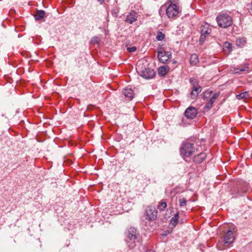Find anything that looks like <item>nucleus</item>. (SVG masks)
Instances as JSON below:
<instances>
[{
    "mask_svg": "<svg viewBox=\"0 0 252 252\" xmlns=\"http://www.w3.org/2000/svg\"><path fill=\"white\" fill-rule=\"evenodd\" d=\"M237 230L232 224L229 226L223 236L222 243L225 247H228L235 240Z\"/></svg>",
    "mask_w": 252,
    "mask_h": 252,
    "instance_id": "obj_1",
    "label": "nucleus"
},
{
    "mask_svg": "<svg viewBox=\"0 0 252 252\" xmlns=\"http://www.w3.org/2000/svg\"><path fill=\"white\" fill-rule=\"evenodd\" d=\"M216 20L219 26L222 28H226L232 24L231 17L226 13L220 14Z\"/></svg>",
    "mask_w": 252,
    "mask_h": 252,
    "instance_id": "obj_2",
    "label": "nucleus"
},
{
    "mask_svg": "<svg viewBox=\"0 0 252 252\" xmlns=\"http://www.w3.org/2000/svg\"><path fill=\"white\" fill-rule=\"evenodd\" d=\"M195 151L194 144L189 142L183 143L180 148L181 154L184 158L192 156L195 153Z\"/></svg>",
    "mask_w": 252,
    "mask_h": 252,
    "instance_id": "obj_3",
    "label": "nucleus"
},
{
    "mask_svg": "<svg viewBox=\"0 0 252 252\" xmlns=\"http://www.w3.org/2000/svg\"><path fill=\"white\" fill-rule=\"evenodd\" d=\"M212 94V92L211 91H206L203 95L204 98H207L208 97H210V99H209L208 101L205 104V106H204V108L205 109H207V110H209L211 108H212L214 102L216 100V99L218 97V96L220 95V93H217L213 94L212 96H211V94Z\"/></svg>",
    "mask_w": 252,
    "mask_h": 252,
    "instance_id": "obj_4",
    "label": "nucleus"
},
{
    "mask_svg": "<svg viewBox=\"0 0 252 252\" xmlns=\"http://www.w3.org/2000/svg\"><path fill=\"white\" fill-rule=\"evenodd\" d=\"M180 12L178 6L176 4H170L166 8V15L169 18H174L178 16Z\"/></svg>",
    "mask_w": 252,
    "mask_h": 252,
    "instance_id": "obj_5",
    "label": "nucleus"
},
{
    "mask_svg": "<svg viewBox=\"0 0 252 252\" xmlns=\"http://www.w3.org/2000/svg\"><path fill=\"white\" fill-rule=\"evenodd\" d=\"M201 35L199 39V42L201 44H202L208 35H209L211 32V29L210 28V26L207 23H204L201 27Z\"/></svg>",
    "mask_w": 252,
    "mask_h": 252,
    "instance_id": "obj_6",
    "label": "nucleus"
},
{
    "mask_svg": "<svg viewBox=\"0 0 252 252\" xmlns=\"http://www.w3.org/2000/svg\"><path fill=\"white\" fill-rule=\"evenodd\" d=\"M157 52L159 62L163 63H166L171 57V53L170 52L164 51L161 47L158 49Z\"/></svg>",
    "mask_w": 252,
    "mask_h": 252,
    "instance_id": "obj_7",
    "label": "nucleus"
},
{
    "mask_svg": "<svg viewBox=\"0 0 252 252\" xmlns=\"http://www.w3.org/2000/svg\"><path fill=\"white\" fill-rule=\"evenodd\" d=\"M146 215L150 220H154L157 219L158 212L153 206H148L146 210Z\"/></svg>",
    "mask_w": 252,
    "mask_h": 252,
    "instance_id": "obj_8",
    "label": "nucleus"
},
{
    "mask_svg": "<svg viewBox=\"0 0 252 252\" xmlns=\"http://www.w3.org/2000/svg\"><path fill=\"white\" fill-rule=\"evenodd\" d=\"M139 74L143 78L147 79H150L155 76L156 73L153 69L147 68L140 71Z\"/></svg>",
    "mask_w": 252,
    "mask_h": 252,
    "instance_id": "obj_9",
    "label": "nucleus"
},
{
    "mask_svg": "<svg viewBox=\"0 0 252 252\" xmlns=\"http://www.w3.org/2000/svg\"><path fill=\"white\" fill-rule=\"evenodd\" d=\"M197 114V110L194 107H189L185 112V116L190 119L194 118L196 116Z\"/></svg>",
    "mask_w": 252,
    "mask_h": 252,
    "instance_id": "obj_10",
    "label": "nucleus"
},
{
    "mask_svg": "<svg viewBox=\"0 0 252 252\" xmlns=\"http://www.w3.org/2000/svg\"><path fill=\"white\" fill-rule=\"evenodd\" d=\"M231 71L235 74L245 71L249 72V64L245 63L242 66H240L237 68L232 67Z\"/></svg>",
    "mask_w": 252,
    "mask_h": 252,
    "instance_id": "obj_11",
    "label": "nucleus"
},
{
    "mask_svg": "<svg viewBox=\"0 0 252 252\" xmlns=\"http://www.w3.org/2000/svg\"><path fill=\"white\" fill-rule=\"evenodd\" d=\"M135 11H131L126 17L125 21L129 24H132L137 20V16Z\"/></svg>",
    "mask_w": 252,
    "mask_h": 252,
    "instance_id": "obj_12",
    "label": "nucleus"
},
{
    "mask_svg": "<svg viewBox=\"0 0 252 252\" xmlns=\"http://www.w3.org/2000/svg\"><path fill=\"white\" fill-rule=\"evenodd\" d=\"M127 237L132 241H134L137 239V232L135 228L131 227L128 229Z\"/></svg>",
    "mask_w": 252,
    "mask_h": 252,
    "instance_id": "obj_13",
    "label": "nucleus"
},
{
    "mask_svg": "<svg viewBox=\"0 0 252 252\" xmlns=\"http://www.w3.org/2000/svg\"><path fill=\"white\" fill-rule=\"evenodd\" d=\"M192 87V90L191 92V95L192 98H195L197 97L198 94L201 92L202 90V88L200 86H198L197 85H195V83H193Z\"/></svg>",
    "mask_w": 252,
    "mask_h": 252,
    "instance_id": "obj_14",
    "label": "nucleus"
},
{
    "mask_svg": "<svg viewBox=\"0 0 252 252\" xmlns=\"http://www.w3.org/2000/svg\"><path fill=\"white\" fill-rule=\"evenodd\" d=\"M123 94L125 96L127 97L129 100H131L134 95L133 90L131 88L128 87L124 90Z\"/></svg>",
    "mask_w": 252,
    "mask_h": 252,
    "instance_id": "obj_15",
    "label": "nucleus"
},
{
    "mask_svg": "<svg viewBox=\"0 0 252 252\" xmlns=\"http://www.w3.org/2000/svg\"><path fill=\"white\" fill-rule=\"evenodd\" d=\"M169 67L168 65H165L160 66L158 69V74L161 76H165L169 71Z\"/></svg>",
    "mask_w": 252,
    "mask_h": 252,
    "instance_id": "obj_16",
    "label": "nucleus"
},
{
    "mask_svg": "<svg viewBox=\"0 0 252 252\" xmlns=\"http://www.w3.org/2000/svg\"><path fill=\"white\" fill-rule=\"evenodd\" d=\"M223 50L225 54H229L232 51V45L228 42H225L223 45Z\"/></svg>",
    "mask_w": 252,
    "mask_h": 252,
    "instance_id": "obj_17",
    "label": "nucleus"
},
{
    "mask_svg": "<svg viewBox=\"0 0 252 252\" xmlns=\"http://www.w3.org/2000/svg\"><path fill=\"white\" fill-rule=\"evenodd\" d=\"M206 154L203 153H201L196 156L194 157V161L197 163H201L206 158Z\"/></svg>",
    "mask_w": 252,
    "mask_h": 252,
    "instance_id": "obj_18",
    "label": "nucleus"
},
{
    "mask_svg": "<svg viewBox=\"0 0 252 252\" xmlns=\"http://www.w3.org/2000/svg\"><path fill=\"white\" fill-rule=\"evenodd\" d=\"M45 12L42 10H37L34 15V18L36 20L39 21L43 18L45 16Z\"/></svg>",
    "mask_w": 252,
    "mask_h": 252,
    "instance_id": "obj_19",
    "label": "nucleus"
},
{
    "mask_svg": "<svg viewBox=\"0 0 252 252\" xmlns=\"http://www.w3.org/2000/svg\"><path fill=\"white\" fill-rule=\"evenodd\" d=\"M236 44L238 47L242 48L246 44V39L245 37H240L236 40Z\"/></svg>",
    "mask_w": 252,
    "mask_h": 252,
    "instance_id": "obj_20",
    "label": "nucleus"
},
{
    "mask_svg": "<svg viewBox=\"0 0 252 252\" xmlns=\"http://www.w3.org/2000/svg\"><path fill=\"white\" fill-rule=\"evenodd\" d=\"M179 212L176 213L174 216L170 220V226H172L173 227H175L178 221L179 220Z\"/></svg>",
    "mask_w": 252,
    "mask_h": 252,
    "instance_id": "obj_21",
    "label": "nucleus"
},
{
    "mask_svg": "<svg viewBox=\"0 0 252 252\" xmlns=\"http://www.w3.org/2000/svg\"><path fill=\"white\" fill-rule=\"evenodd\" d=\"M199 62V59L197 55L195 54H193L191 55L190 58V63L192 65H195Z\"/></svg>",
    "mask_w": 252,
    "mask_h": 252,
    "instance_id": "obj_22",
    "label": "nucleus"
},
{
    "mask_svg": "<svg viewBox=\"0 0 252 252\" xmlns=\"http://www.w3.org/2000/svg\"><path fill=\"white\" fill-rule=\"evenodd\" d=\"M251 97L250 94L249 92H243L239 94L236 95V98L238 99H243L245 98H250Z\"/></svg>",
    "mask_w": 252,
    "mask_h": 252,
    "instance_id": "obj_23",
    "label": "nucleus"
},
{
    "mask_svg": "<svg viewBox=\"0 0 252 252\" xmlns=\"http://www.w3.org/2000/svg\"><path fill=\"white\" fill-rule=\"evenodd\" d=\"M166 207H167V203L166 202L164 201L163 200L161 201L158 203V208L160 211H164Z\"/></svg>",
    "mask_w": 252,
    "mask_h": 252,
    "instance_id": "obj_24",
    "label": "nucleus"
},
{
    "mask_svg": "<svg viewBox=\"0 0 252 252\" xmlns=\"http://www.w3.org/2000/svg\"><path fill=\"white\" fill-rule=\"evenodd\" d=\"M165 37V35L161 32H158L156 38L158 41L162 40Z\"/></svg>",
    "mask_w": 252,
    "mask_h": 252,
    "instance_id": "obj_25",
    "label": "nucleus"
},
{
    "mask_svg": "<svg viewBox=\"0 0 252 252\" xmlns=\"http://www.w3.org/2000/svg\"><path fill=\"white\" fill-rule=\"evenodd\" d=\"M179 202L180 203V206L181 207H183L187 205V201L184 197H180L179 199Z\"/></svg>",
    "mask_w": 252,
    "mask_h": 252,
    "instance_id": "obj_26",
    "label": "nucleus"
},
{
    "mask_svg": "<svg viewBox=\"0 0 252 252\" xmlns=\"http://www.w3.org/2000/svg\"><path fill=\"white\" fill-rule=\"evenodd\" d=\"M127 50L129 52H134L136 51V48L135 46L127 47Z\"/></svg>",
    "mask_w": 252,
    "mask_h": 252,
    "instance_id": "obj_27",
    "label": "nucleus"
},
{
    "mask_svg": "<svg viewBox=\"0 0 252 252\" xmlns=\"http://www.w3.org/2000/svg\"><path fill=\"white\" fill-rule=\"evenodd\" d=\"M165 9V8L163 6H162L161 8H160L159 10V13L160 15L161 14V13L164 11V10Z\"/></svg>",
    "mask_w": 252,
    "mask_h": 252,
    "instance_id": "obj_28",
    "label": "nucleus"
},
{
    "mask_svg": "<svg viewBox=\"0 0 252 252\" xmlns=\"http://www.w3.org/2000/svg\"><path fill=\"white\" fill-rule=\"evenodd\" d=\"M98 38H97V37H94V38H93V39H92V41H93V42H95V43H97L98 42Z\"/></svg>",
    "mask_w": 252,
    "mask_h": 252,
    "instance_id": "obj_29",
    "label": "nucleus"
},
{
    "mask_svg": "<svg viewBox=\"0 0 252 252\" xmlns=\"http://www.w3.org/2000/svg\"><path fill=\"white\" fill-rule=\"evenodd\" d=\"M169 2H171V4H174V2L176 1V0H169Z\"/></svg>",
    "mask_w": 252,
    "mask_h": 252,
    "instance_id": "obj_30",
    "label": "nucleus"
},
{
    "mask_svg": "<svg viewBox=\"0 0 252 252\" xmlns=\"http://www.w3.org/2000/svg\"><path fill=\"white\" fill-rule=\"evenodd\" d=\"M193 81H195V79H193V78H190V82L191 83L193 82Z\"/></svg>",
    "mask_w": 252,
    "mask_h": 252,
    "instance_id": "obj_31",
    "label": "nucleus"
},
{
    "mask_svg": "<svg viewBox=\"0 0 252 252\" xmlns=\"http://www.w3.org/2000/svg\"><path fill=\"white\" fill-rule=\"evenodd\" d=\"M98 1H99L101 3L103 2L104 0H98Z\"/></svg>",
    "mask_w": 252,
    "mask_h": 252,
    "instance_id": "obj_32",
    "label": "nucleus"
},
{
    "mask_svg": "<svg viewBox=\"0 0 252 252\" xmlns=\"http://www.w3.org/2000/svg\"><path fill=\"white\" fill-rule=\"evenodd\" d=\"M246 191V189H243V190H242V192L243 193H244V192H245Z\"/></svg>",
    "mask_w": 252,
    "mask_h": 252,
    "instance_id": "obj_33",
    "label": "nucleus"
},
{
    "mask_svg": "<svg viewBox=\"0 0 252 252\" xmlns=\"http://www.w3.org/2000/svg\"><path fill=\"white\" fill-rule=\"evenodd\" d=\"M146 252H155L154 251H148Z\"/></svg>",
    "mask_w": 252,
    "mask_h": 252,
    "instance_id": "obj_34",
    "label": "nucleus"
}]
</instances>
